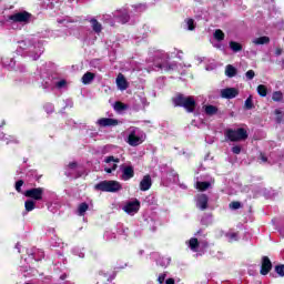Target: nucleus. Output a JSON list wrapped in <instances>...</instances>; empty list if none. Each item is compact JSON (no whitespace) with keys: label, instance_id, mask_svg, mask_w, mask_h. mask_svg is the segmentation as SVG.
<instances>
[{"label":"nucleus","instance_id":"obj_53","mask_svg":"<svg viewBox=\"0 0 284 284\" xmlns=\"http://www.w3.org/2000/svg\"><path fill=\"white\" fill-rule=\"evenodd\" d=\"M18 70H19V72H23L26 70V65H23V64L18 65Z\"/></svg>","mask_w":284,"mask_h":284},{"label":"nucleus","instance_id":"obj_31","mask_svg":"<svg viewBox=\"0 0 284 284\" xmlns=\"http://www.w3.org/2000/svg\"><path fill=\"white\" fill-rule=\"evenodd\" d=\"M36 207H37V202H34V200H27L24 202L26 212H32V210H34Z\"/></svg>","mask_w":284,"mask_h":284},{"label":"nucleus","instance_id":"obj_33","mask_svg":"<svg viewBox=\"0 0 284 284\" xmlns=\"http://www.w3.org/2000/svg\"><path fill=\"white\" fill-rule=\"evenodd\" d=\"M226 239L229 241V243H234L235 241H239V233H234V232H229L226 233Z\"/></svg>","mask_w":284,"mask_h":284},{"label":"nucleus","instance_id":"obj_46","mask_svg":"<svg viewBox=\"0 0 284 284\" xmlns=\"http://www.w3.org/2000/svg\"><path fill=\"white\" fill-rule=\"evenodd\" d=\"M21 187H23V180H19L18 182H16L17 192H21Z\"/></svg>","mask_w":284,"mask_h":284},{"label":"nucleus","instance_id":"obj_35","mask_svg":"<svg viewBox=\"0 0 284 284\" xmlns=\"http://www.w3.org/2000/svg\"><path fill=\"white\" fill-rule=\"evenodd\" d=\"M186 30H194L196 28V24L194 23V19L189 18L185 20Z\"/></svg>","mask_w":284,"mask_h":284},{"label":"nucleus","instance_id":"obj_64","mask_svg":"<svg viewBox=\"0 0 284 284\" xmlns=\"http://www.w3.org/2000/svg\"><path fill=\"white\" fill-rule=\"evenodd\" d=\"M34 254H37V253H33V256H36Z\"/></svg>","mask_w":284,"mask_h":284},{"label":"nucleus","instance_id":"obj_49","mask_svg":"<svg viewBox=\"0 0 284 284\" xmlns=\"http://www.w3.org/2000/svg\"><path fill=\"white\" fill-rule=\"evenodd\" d=\"M231 150L233 154H241V145H234Z\"/></svg>","mask_w":284,"mask_h":284},{"label":"nucleus","instance_id":"obj_20","mask_svg":"<svg viewBox=\"0 0 284 284\" xmlns=\"http://www.w3.org/2000/svg\"><path fill=\"white\" fill-rule=\"evenodd\" d=\"M152 187V178L150 175H145L140 182L141 192H148Z\"/></svg>","mask_w":284,"mask_h":284},{"label":"nucleus","instance_id":"obj_61","mask_svg":"<svg viewBox=\"0 0 284 284\" xmlns=\"http://www.w3.org/2000/svg\"><path fill=\"white\" fill-rule=\"evenodd\" d=\"M133 8H135V10H138V8H141V6H139V7L135 6V7H133Z\"/></svg>","mask_w":284,"mask_h":284},{"label":"nucleus","instance_id":"obj_34","mask_svg":"<svg viewBox=\"0 0 284 284\" xmlns=\"http://www.w3.org/2000/svg\"><path fill=\"white\" fill-rule=\"evenodd\" d=\"M213 37L216 41H223V39H225V33L221 29H216Z\"/></svg>","mask_w":284,"mask_h":284},{"label":"nucleus","instance_id":"obj_60","mask_svg":"<svg viewBox=\"0 0 284 284\" xmlns=\"http://www.w3.org/2000/svg\"><path fill=\"white\" fill-rule=\"evenodd\" d=\"M16 247H17L18 252H21V248L19 247V244L16 245Z\"/></svg>","mask_w":284,"mask_h":284},{"label":"nucleus","instance_id":"obj_40","mask_svg":"<svg viewBox=\"0 0 284 284\" xmlns=\"http://www.w3.org/2000/svg\"><path fill=\"white\" fill-rule=\"evenodd\" d=\"M245 108L246 110H252V108H254V102L252 100V95H250L246 100H245Z\"/></svg>","mask_w":284,"mask_h":284},{"label":"nucleus","instance_id":"obj_28","mask_svg":"<svg viewBox=\"0 0 284 284\" xmlns=\"http://www.w3.org/2000/svg\"><path fill=\"white\" fill-rule=\"evenodd\" d=\"M229 48L232 50V52H241L243 50V44L236 41H230Z\"/></svg>","mask_w":284,"mask_h":284},{"label":"nucleus","instance_id":"obj_45","mask_svg":"<svg viewBox=\"0 0 284 284\" xmlns=\"http://www.w3.org/2000/svg\"><path fill=\"white\" fill-rule=\"evenodd\" d=\"M275 272L280 275V276H284V265H277L275 267Z\"/></svg>","mask_w":284,"mask_h":284},{"label":"nucleus","instance_id":"obj_41","mask_svg":"<svg viewBox=\"0 0 284 284\" xmlns=\"http://www.w3.org/2000/svg\"><path fill=\"white\" fill-rule=\"evenodd\" d=\"M73 254H75V256H79L80 258H83L85 256V253H83V248L81 247L73 248Z\"/></svg>","mask_w":284,"mask_h":284},{"label":"nucleus","instance_id":"obj_58","mask_svg":"<svg viewBox=\"0 0 284 284\" xmlns=\"http://www.w3.org/2000/svg\"><path fill=\"white\" fill-rule=\"evenodd\" d=\"M34 261H41V258L37 257V255H33Z\"/></svg>","mask_w":284,"mask_h":284},{"label":"nucleus","instance_id":"obj_39","mask_svg":"<svg viewBox=\"0 0 284 284\" xmlns=\"http://www.w3.org/2000/svg\"><path fill=\"white\" fill-rule=\"evenodd\" d=\"M202 225H210L212 223V215L206 214L201 220Z\"/></svg>","mask_w":284,"mask_h":284},{"label":"nucleus","instance_id":"obj_36","mask_svg":"<svg viewBox=\"0 0 284 284\" xmlns=\"http://www.w3.org/2000/svg\"><path fill=\"white\" fill-rule=\"evenodd\" d=\"M257 93L260 94V97H267V87H265L264 84H260L257 87Z\"/></svg>","mask_w":284,"mask_h":284},{"label":"nucleus","instance_id":"obj_17","mask_svg":"<svg viewBox=\"0 0 284 284\" xmlns=\"http://www.w3.org/2000/svg\"><path fill=\"white\" fill-rule=\"evenodd\" d=\"M97 123L101 128H114L119 125V120H114L111 118H102V119H99Z\"/></svg>","mask_w":284,"mask_h":284},{"label":"nucleus","instance_id":"obj_30","mask_svg":"<svg viewBox=\"0 0 284 284\" xmlns=\"http://www.w3.org/2000/svg\"><path fill=\"white\" fill-rule=\"evenodd\" d=\"M225 74H226V77H229V79L236 77V68H234V65H232V64L226 65Z\"/></svg>","mask_w":284,"mask_h":284},{"label":"nucleus","instance_id":"obj_55","mask_svg":"<svg viewBox=\"0 0 284 284\" xmlns=\"http://www.w3.org/2000/svg\"><path fill=\"white\" fill-rule=\"evenodd\" d=\"M37 254L40 256V258H43V256H44V253H43V251H37Z\"/></svg>","mask_w":284,"mask_h":284},{"label":"nucleus","instance_id":"obj_32","mask_svg":"<svg viewBox=\"0 0 284 284\" xmlns=\"http://www.w3.org/2000/svg\"><path fill=\"white\" fill-rule=\"evenodd\" d=\"M89 205L88 203L83 202L81 203L79 206H78V215L79 216H84L85 215V212H88L89 210Z\"/></svg>","mask_w":284,"mask_h":284},{"label":"nucleus","instance_id":"obj_57","mask_svg":"<svg viewBox=\"0 0 284 284\" xmlns=\"http://www.w3.org/2000/svg\"><path fill=\"white\" fill-rule=\"evenodd\" d=\"M69 103V106L72 108V100H67Z\"/></svg>","mask_w":284,"mask_h":284},{"label":"nucleus","instance_id":"obj_37","mask_svg":"<svg viewBox=\"0 0 284 284\" xmlns=\"http://www.w3.org/2000/svg\"><path fill=\"white\" fill-rule=\"evenodd\" d=\"M272 99L275 102L283 101V92H281V91L273 92Z\"/></svg>","mask_w":284,"mask_h":284},{"label":"nucleus","instance_id":"obj_52","mask_svg":"<svg viewBox=\"0 0 284 284\" xmlns=\"http://www.w3.org/2000/svg\"><path fill=\"white\" fill-rule=\"evenodd\" d=\"M275 54H276V57H281V55L283 54V49L277 48V49L275 50Z\"/></svg>","mask_w":284,"mask_h":284},{"label":"nucleus","instance_id":"obj_3","mask_svg":"<svg viewBox=\"0 0 284 284\" xmlns=\"http://www.w3.org/2000/svg\"><path fill=\"white\" fill-rule=\"evenodd\" d=\"M186 245L192 250V252H199V247L201 250H205L207 247V240L203 234V230H200L195 233V237H191Z\"/></svg>","mask_w":284,"mask_h":284},{"label":"nucleus","instance_id":"obj_21","mask_svg":"<svg viewBox=\"0 0 284 284\" xmlns=\"http://www.w3.org/2000/svg\"><path fill=\"white\" fill-rule=\"evenodd\" d=\"M207 201L209 197L205 194H200L196 197V207H199L200 210H207Z\"/></svg>","mask_w":284,"mask_h":284},{"label":"nucleus","instance_id":"obj_54","mask_svg":"<svg viewBox=\"0 0 284 284\" xmlns=\"http://www.w3.org/2000/svg\"><path fill=\"white\" fill-rule=\"evenodd\" d=\"M165 284H174V278H168V280L165 281Z\"/></svg>","mask_w":284,"mask_h":284},{"label":"nucleus","instance_id":"obj_38","mask_svg":"<svg viewBox=\"0 0 284 284\" xmlns=\"http://www.w3.org/2000/svg\"><path fill=\"white\" fill-rule=\"evenodd\" d=\"M128 108V105H125L123 102H115L114 104V110L116 112H123V110H125Z\"/></svg>","mask_w":284,"mask_h":284},{"label":"nucleus","instance_id":"obj_14","mask_svg":"<svg viewBox=\"0 0 284 284\" xmlns=\"http://www.w3.org/2000/svg\"><path fill=\"white\" fill-rule=\"evenodd\" d=\"M43 88L44 90H54V88H57V90H63L64 88H68V81L64 79L53 80L52 84H43Z\"/></svg>","mask_w":284,"mask_h":284},{"label":"nucleus","instance_id":"obj_7","mask_svg":"<svg viewBox=\"0 0 284 284\" xmlns=\"http://www.w3.org/2000/svg\"><path fill=\"white\" fill-rule=\"evenodd\" d=\"M65 175L72 176V179H79L83 176V168L77 164V162H71L65 169Z\"/></svg>","mask_w":284,"mask_h":284},{"label":"nucleus","instance_id":"obj_2","mask_svg":"<svg viewBox=\"0 0 284 284\" xmlns=\"http://www.w3.org/2000/svg\"><path fill=\"white\" fill-rule=\"evenodd\" d=\"M128 132H129V135H128L126 143H129V145H131L132 148H136V145H141V143H143V141H145L146 139L145 132H143V130L136 126L129 128Z\"/></svg>","mask_w":284,"mask_h":284},{"label":"nucleus","instance_id":"obj_11","mask_svg":"<svg viewBox=\"0 0 284 284\" xmlns=\"http://www.w3.org/2000/svg\"><path fill=\"white\" fill-rule=\"evenodd\" d=\"M120 162H121V160L119 158H114V155L106 156L104 159V163H108L109 166H105L104 171L108 174H112V172H114V170H116V168H118L116 163H120Z\"/></svg>","mask_w":284,"mask_h":284},{"label":"nucleus","instance_id":"obj_23","mask_svg":"<svg viewBox=\"0 0 284 284\" xmlns=\"http://www.w3.org/2000/svg\"><path fill=\"white\" fill-rule=\"evenodd\" d=\"M116 85L119 90H128V80H125V77L121 73L116 78Z\"/></svg>","mask_w":284,"mask_h":284},{"label":"nucleus","instance_id":"obj_43","mask_svg":"<svg viewBox=\"0 0 284 284\" xmlns=\"http://www.w3.org/2000/svg\"><path fill=\"white\" fill-rule=\"evenodd\" d=\"M104 239H106V241H112V239H116V234L112 231H106L104 233Z\"/></svg>","mask_w":284,"mask_h":284},{"label":"nucleus","instance_id":"obj_25","mask_svg":"<svg viewBox=\"0 0 284 284\" xmlns=\"http://www.w3.org/2000/svg\"><path fill=\"white\" fill-rule=\"evenodd\" d=\"M2 65H4V68H8L9 70H13V68L17 67V61H14V59H8V58H2Z\"/></svg>","mask_w":284,"mask_h":284},{"label":"nucleus","instance_id":"obj_16","mask_svg":"<svg viewBox=\"0 0 284 284\" xmlns=\"http://www.w3.org/2000/svg\"><path fill=\"white\" fill-rule=\"evenodd\" d=\"M153 70L155 71L163 70L164 72H171V70H176V62L156 63Z\"/></svg>","mask_w":284,"mask_h":284},{"label":"nucleus","instance_id":"obj_9","mask_svg":"<svg viewBox=\"0 0 284 284\" xmlns=\"http://www.w3.org/2000/svg\"><path fill=\"white\" fill-rule=\"evenodd\" d=\"M32 14L29 12L21 11L9 16V20L13 21V23H29Z\"/></svg>","mask_w":284,"mask_h":284},{"label":"nucleus","instance_id":"obj_12","mask_svg":"<svg viewBox=\"0 0 284 284\" xmlns=\"http://www.w3.org/2000/svg\"><path fill=\"white\" fill-rule=\"evenodd\" d=\"M113 17L120 21V23H128L130 21V11L126 8L114 11Z\"/></svg>","mask_w":284,"mask_h":284},{"label":"nucleus","instance_id":"obj_56","mask_svg":"<svg viewBox=\"0 0 284 284\" xmlns=\"http://www.w3.org/2000/svg\"><path fill=\"white\" fill-rule=\"evenodd\" d=\"M67 277H68V275L63 274V275H61L60 278H61L62 281H65Z\"/></svg>","mask_w":284,"mask_h":284},{"label":"nucleus","instance_id":"obj_51","mask_svg":"<svg viewBox=\"0 0 284 284\" xmlns=\"http://www.w3.org/2000/svg\"><path fill=\"white\" fill-rule=\"evenodd\" d=\"M99 278H100V280L102 278L103 283H105V281H110V275H108V274H104L103 276L100 275Z\"/></svg>","mask_w":284,"mask_h":284},{"label":"nucleus","instance_id":"obj_27","mask_svg":"<svg viewBox=\"0 0 284 284\" xmlns=\"http://www.w3.org/2000/svg\"><path fill=\"white\" fill-rule=\"evenodd\" d=\"M92 81H94V73L92 72H87L83 74L82 77V83L84 85H90V83H92Z\"/></svg>","mask_w":284,"mask_h":284},{"label":"nucleus","instance_id":"obj_19","mask_svg":"<svg viewBox=\"0 0 284 284\" xmlns=\"http://www.w3.org/2000/svg\"><path fill=\"white\" fill-rule=\"evenodd\" d=\"M272 270V261H270V257L264 256L262 258V268H261V274L263 276H267L270 274V271Z\"/></svg>","mask_w":284,"mask_h":284},{"label":"nucleus","instance_id":"obj_44","mask_svg":"<svg viewBox=\"0 0 284 284\" xmlns=\"http://www.w3.org/2000/svg\"><path fill=\"white\" fill-rule=\"evenodd\" d=\"M245 77L248 81H252V79H254V77H256V73L254 72V70H248L246 73H245Z\"/></svg>","mask_w":284,"mask_h":284},{"label":"nucleus","instance_id":"obj_24","mask_svg":"<svg viewBox=\"0 0 284 284\" xmlns=\"http://www.w3.org/2000/svg\"><path fill=\"white\" fill-rule=\"evenodd\" d=\"M252 43H254V45H267V43H270V37L263 36L260 38H254Z\"/></svg>","mask_w":284,"mask_h":284},{"label":"nucleus","instance_id":"obj_62","mask_svg":"<svg viewBox=\"0 0 284 284\" xmlns=\"http://www.w3.org/2000/svg\"><path fill=\"white\" fill-rule=\"evenodd\" d=\"M97 284H103V282H98Z\"/></svg>","mask_w":284,"mask_h":284},{"label":"nucleus","instance_id":"obj_50","mask_svg":"<svg viewBox=\"0 0 284 284\" xmlns=\"http://www.w3.org/2000/svg\"><path fill=\"white\" fill-rule=\"evenodd\" d=\"M260 160H261L262 163H267V162H268V159H267L266 155L263 154V153H261Z\"/></svg>","mask_w":284,"mask_h":284},{"label":"nucleus","instance_id":"obj_22","mask_svg":"<svg viewBox=\"0 0 284 284\" xmlns=\"http://www.w3.org/2000/svg\"><path fill=\"white\" fill-rule=\"evenodd\" d=\"M89 23L91 24V28H92L93 32H95V34H101V32L103 30V26L101 24V22L97 21L95 18H91L89 20Z\"/></svg>","mask_w":284,"mask_h":284},{"label":"nucleus","instance_id":"obj_47","mask_svg":"<svg viewBox=\"0 0 284 284\" xmlns=\"http://www.w3.org/2000/svg\"><path fill=\"white\" fill-rule=\"evenodd\" d=\"M166 276H168V274H165V273L160 274L159 277H158V282H159L160 284L165 283V277H166Z\"/></svg>","mask_w":284,"mask_h":284},{"label":"nucleus","instance_id":"obj_1","mask_svg":"<svg viewBox=\"0 0 284 284\" xmlns=\"http://www.w3.org/2000/svg\"><path fill=\"white\" fill-rule=\"evenodd\" d=\"M17 54H24L37 61L43 54V43L34 38H27L18 42Z\"/></svg>","mask_w":284,"mask_h":284},{"label":"nucleus","instance_id":"obj_15","mask_svg":"<svg viewBox=\"0 0 284 284\" xmlns=\"http://www.w3.org/2000/svg\"><path fill=\"white\" fill-rule=\"evenodd\" d=\"M151 257L153 258V261L156 262V265H160V267H168V265H170V263L172 261V258L161 256V254H159V253H152Z\"/></svg>","mask_w":284,"mask_h":284},{"label":"nucleus","instance_id":"obj_18","mask_svg":"<svg viewBox=\"0 0 284 284\" xmlns=\"http://www.w3.org/2000/svg\"><path fill=\"white\" fill-rule=\"evenodd\" d=\"M222 99H236L239 97V90L234 88H226L221 90Z\"/></svg>","mask_w":284,"mask_h":284},{"label":"nucleus","instance_id":"obj_48","mask_svg":"<svg viewBox=\"0 0 284 284\" xmlns=\"http://www.w3.org/2000/svg\"><path fill=\"white\" fill-rule=\"evenodd\" d=\"M230 207H231L232 210H239V209L241 207V202H232V203L230 204Z\"/></svg>","mask_w":284,"mask_h":284},{"label":"nucleus","instance_id":"obj_63","mask_svg":"<svg viewBox=\"0 0 284 284\" xmlns=\"http://www.w3.org/2000/svg\"><path fill=\"white\" fill-rule=\"evenodd\" d=\"M178 58L182 59L181 55H178Z\"/></svg>","mask_w":284,"mask_h":284},{"label":"nucleus","instance_id":"obj_13","mask_svg":"<svg viewBox=\"0 0 284 284\" xmlns=\"http://www.w3.org/2000/svg\"><path fill=\"white\" fill-rule=\"evenodd\" d=\"M141 207V203L135 200L132 202H128L124 206L123 210L124 212H126V214H130V216H134V214H136V212H139Z\"/></svg>","mask_w":284,"mask_h":284},{"label":"nucleus","instance_id":"obj_10","mask_svg":"<svg viewBox=\"0 0 284 284\" xmlns=\"http://www.w3.org/2000/svg\"><path fill=\"white\" fill-rule=\"evenodd\" d=\"M120 171L122 172L120 179L121 181H130V179H134V166L133 165H120Z\"/></svg>","mask_w":284,"mask_h":284},{"label":"nucleus","instance_id":"obj_42","mask_svg":"<svg viewBox=\"0 0 284 284\" xmlns=\"http://www.w3.org/2000/svg\"><path fill=\"white\" fill-rule=\"evenodd\" d=\"M44 110H45L47 114H52V112H54V105L52 103H45Z\"/></svg>","mask_w":284,"mask_h":284},{"label":"nucleus","instance_id":"obj_4","mask_svg":"<svg viewBox=\"0 0 284 284\" xmlns=\"http://www.w3.org/2000/svg\"><path fill=\"white\" fill-rule=\"evenodd\" d=\"M224 136L226 141H231L233 143L239 141H245L247 139V131L243 128L239 129H225Z\"/></svg>","mask_w":284,"mask_h":284},{"label":"nucleus","instance_id":"obj_8","mask_svg":"<svg viewBox=\"0 0 284 284\" xmlns=\"http://www.w3.org/2000/svg\"><path fill=\"white\" fill-rule=\"evenodd\" d=\"M43 192H45L43 190V187H33V189H29L27 191H24V196H27V199H30L31 201H43Z\"/></svg>","mask_w":284,"mask_h":284},{"label":"nucleus","instance_id":"obj_26","mask_svg":"<svg viewBox=\"0 0 284 284\" xmlns=\"http://www.w3.org/2000/svg\"><path fill=\"white\" fill-rule=\"evenodd\" d=\"M210 185V182H203L196 179L195 187L196 190H200V192H205V190H209Z\"/></svg>","mask_w":284,"mask_h":284},{"label":"nucleus","instance_id":"obj_5","mask_svg":"<svg viewBox=\"0 0 284 284\" xmlns=\"http://www.w3.org/2000/svg\"><path fill=\"white\" fill-rule=\"evenodd\" d=\"M95 190L100 192L116 193L120 192V190H123V185H121L119 181L104 180L95 185Z\"/></svg>","mask_w":284,"mask_h":284},{"label":"nucleus","instance_id":"obj_29","mask_svg":"<svg viewBox=\"0 0 284 284\" xmlns=\"http://www.w3.org/2000/svg\"><path fill=\"white\" fill-rule=\"evenodd\" d=\"M204 112L205 114H207L209 116H214V114H216V112H219V108L209 104L204 106Z\"/></svg>","mask_w":284,"mask_h":284},{"label":"nucleus","instance_id":"obj_59","mask_svg":"<svg viewBox=\"0 0 284 284\" xmlns=\"http://www.w3.org/2000/svg\"><path fill=\"white\" fill-rule=\"evenodd\" d=\"M275 114H281V110L276 109Z\"/></svg>","mask_w":284,"mask_h":284},{"label":"nucleus","instance_id":"obj_6","mask_svg":"<svg viewBox=\"0 0 284 284\" xmlns=\"http://www.w3.org/2000/svg\"><path fill=\"white\" fill-rule=\"evenodd\" d=\"M174 105H179L180 108H183L184 110L189 112H194V109L196 108V101L193 97H185L183 94L178 95L173 99Z\"/></svg>","mask_w":284,"mask_h":284}]
</instances>
